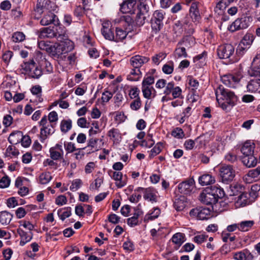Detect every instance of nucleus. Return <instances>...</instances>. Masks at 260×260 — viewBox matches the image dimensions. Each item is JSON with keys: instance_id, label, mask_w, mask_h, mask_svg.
Wrapping results in <instances>:
<instances>
[{"instance_id": "obj_27", "label": "nucleus", "mask_w": 260, "mask_h": 260, "mask_svg": "<svg viewBox=\"0 0 260 260\" xmlns=\"http://www.w3.org/2000/svg\"><path fill=\"white\" fill-rule=\"evenodd\" d=\"M233 257L236 260H252L253 255L247 249H244L234 254Z\"/></svg>"}, {"instance_id": "obj_54", "label": "nucleus", "mask_w": 260, "mask_h": 260, "mask_svg": "<svg viewBox=\"0 0 260 260\" xmlns=\"http://www.w3.org/2000/svg\"><path fill=\"white\" fill-rule=\"evenodd\" d=\"M162 144L160 142L157 143L155 146L150 150L149 158H152L158 154L161 151Z\"/></svg>"}, {"instance_id": "obj_34", "label": "nucleus", "mask_w": 260, "mask_h": 260, "mask_svg": "<svg viewBox=\"0 0 260 260\" xmlns=\"http://www.w3.org/2000/svg\"><path fill=\"white\" fill-rule=\"evenodd\" d=\"M61 46L60 43L52 45L49 54L54 58H59L61 55L64 54Z\"/></svg>"}, {"instance_id": "obj_64", "label": "nucleus", "mask_w": 260, "mask_h": 260, "mask_svg": "<svg viewBox=\"0 0 260 260\" xmlns=\"http://www.w3.org/2000/svg\"><path fill=\"white\" fill-rule=\"evenodd\" d=\"M38 46L41 50H45L49 53L52 45L49 43L44 41H40L38 42Z\"/></svg>"}, {"instance_id": "obj_5", "label": "nucleus", "mask_w": 260, "mask_h": 260, "mask_svg": "<svg viewBox=\"0 0 260 260\" xmlns=\"http://www.w3.org/2000/svg\"><path fill=\"white\" fill-rule=\"evenodd\" d=\"M252 18L251 16L243 15L236 19L229 26V30L232 32L247 28L249 25Z\"/></svg>"}, {"instance_id": "obj_13", "label": "nucleus", "mask_w": 260, "mask_h": 260, "mask_svg": "<svg viewBox=\"0 0 260 260\" xmlns=\"http://www.w3.org/2000/svg\"><path fill=\"white\" fill-rule=\"evenodd\" d=\"M136 190L143 191V198L145 200L150 202L152 203L157 202V191L154 188L148 187L144 188L139 187L136 189Z\"/></svg>"}, {"instance_id": "obj_35", "label": "nucleus", "mask_w": 260, "mask_h": 260, "mask_svg": "<svg viewBox=\"0 0 260 260\" xmlns=\"http://www.w3.org/2000/svg\"><path fill=\"white\" fill-rule=\"evenodd\" d=\"M142 75V73L140 69L133 68L127 76V79L131 81H137L140 79Z\"/></svg>"}, {"instance_id": "obj_26", "label": "nucleus", "mask_w": 260, "mask_h": 260, "mask_svg": "<svg viewBox=\"0 0 260 260\" xmlns=\"http://www.w3.org/2000/svg\"><path fill=\"white\" fill-rule=\"evenodd\" d=\"M38 36L40 39L54 38L55 35L53 26L41 28L38 32Z\"/></svg>"}, {"instance_id": "obj_32", "label": "nucleus", "mask_w": 260, "mask_h": 260, "mask_svg": "<svg viewBox=\"0 0 260 260\" xmlns=\"http://www.w3.org/2000/svg\"><path fill=\"white\" fill-rule=\"evenodd\" d=\"M178 43V46L184 47L185 49H189L195 45L196 41L193 37L191 36H186L183 37Z\"/></svg>"}, {"instance_id": "obj_4", "label": "nucleus", "mask_w": 260, "mask_h": 260, "mask_svg": "<svg viewBox=\"0 0 260 260\" xmlns=\"http://www.w3.org/2000/svg\"><path fill=\"white\" fill-rule=\"evenodd\" d=\"M254 40L253 34L247 32L239 43L237 49L236 54L238 56H243L250 48Z\"/></svg>"}, {"instance_id": "obj_29", "label": "nucleus", "mask_w": 260, "mask_h": 260, "mask_svg": "<svg viewBox=\"0 0 260 260\" xmlns=\"http://www.w3.org/2000/svg\"><path fill=\"white\" fill-rule=\"evenodd\" d=\"M207 190L213 194L215 197L218 200L219 199L222 198L224 196V191L223 189L219 186L214 185L207 187Z\"/></svg>"}, {"instance_id": "obj_18", "label": "nucleus", "mask_w": 260, "mask_h": 260, "mask_svg": "<svg viewBox=\"0 0 260 260\" xmlns=\"http://www.w3.org/2000/svg\"><path fill=\"white\" fill-rule=\"evenodd\" d=\"M102 141L96 138L92 137L89 139L87 141V146L84 147L86 154H90L100 150L101 147L99 145L98 143Z\"/></svg>"}, {"instance_id": "obj_15", "label": "nucleus", "mask_w": 260, "mask_h": 260, "mask_svg": "<svg viewBox=\"0 0 260 260\" xmlns=\"http://www.w3.org/2000/svg\"><path fill=\"white\" fill-rule=\"evenodd\" d=\"M194 185V181L192 178L187 179L179 184L178 191L182 194H189L192 191Z\"/></svg>"}, {"instance_id": "obj_31", "label": "nucleus", "mask_w": 260, "mask_h": 260, "mask_svg": "<svg viewBox=\"0 0 260 260\" xmlns=\"http://www.w3.org/2000/svg\"><path fill=\"white\" fill-rule=\"evenodd\" d=\"M255 145L250 141L245 142L241 148V151L244 156L253 154Z\"/></svg>"}, {"instance_id": "obj_60", "label": "nucleus", "mask_w": 260, "mask_h": 260, "mask_svg": "<svg viewBox=\"0 0 260 260\" xmlns=\"http://www.w3.org/2000/svg\"><path fill=\"white\" fill-rule=\"evenodd\" d=\"M13 56V53L11 51L8 50L5 51L2 55V60L7 66L10 62L12 57Z\"/></svg>"}, {"instance_id": "obj_25", "label": "nucleus", "mask_w": 260, "mask_h": 260, "mask_svg": "<svg viewBox=\"0 0 260 260\" xmlns=\"http://www.w3.org/2000/svg\"><path fill=\"white\" fill-rule=\"evenodd\" d=\"M58 19L57 16L53 13L49 12L44 15L40 21L42 25H48L51 23L55 25L58 24Z\"/></svg>"}, {"instance_id": "obj_55", "label": "nucleus", "mask_w": 260, "mask_h": 260, "mask_svg": "<svg viewBox=\"0 0 260 260\" xmlns=\"http://www.w3.org/2000/svg\"><path fill=\"white\" fill-rule=\"evenodd\" d=\"M174 62L173 61H170L163 66L162 70L166 74H171L174 71Z\"/></svg>"}, {"instance_id": "obj_45", "label": "nucleus", "mask_w": 260, "mask_h": 260, "mask_svg": "<svg viewBox=\"0 0 260 260\" xmlns=\"http://www.w3.org/2000/svg\"><path fill=\"white\" fill-rule=\"evenodd\" d=\"M57 214L60 219L63 221L66 218L71 215V208L70 207L59 209L57 211Z\"/></svg>"}, {"instance_id": "obj_56", "label": "nucleus", "mask_w": 260, "mask_h": 260, "mask_svg": "<svg viewBox=\"0 0 260 260\" xmlns=\"http://www.w3.org/2000/svg\"><path fill=\"white\" fill-rule=\"evenodd\" d=\"M229 4H227V3L223 0L219 1L215 8V12L218 14L221 13Z\"/></svg>"}, {"instance_id": "obj_11", "label": "nucleus", "mask_w": 260, "mask_h": 260, "mask_svg": "<svg viewBox=\"0 0 260 260\" xmlns=\"http://www.w3.org/2000/svg\"><path fill=\"white\" fill-rule=\"evenodd\" d=\"M164 14L159 11H155L151 20V27L155 32L159 31L163 25Z\"/></svg>"}, {"instance_id": "obj_20", "label": "nucleus", "mask_w": 260, "mask_h": 260, "mask_svg": "<svg viewBox=\"0 0 260 260\" xmlns=\"http://www.w3.org/2000/svg\"><path fill=\"white\" fill-rule=\"evenodd\" d=\"M108 174L116 181L115 184L118 188H121L126 185V181L123 179V175L121 172L110 170L108 171Z\"/></svg>"}, {"instance_id": "obj_59", "label": "nucleus", "mask_w": 260, "mask_h": 260, "mask_svg": "<svg viewBox=\"0 0 260 260\" xmlns=\"http://www.w3.org/2000/svg\"><path fill=\"white\" fill-rule=\"evenodd\" d=\"M25 36L24 34L20 31L14 32L12 37V40L14 42H21L25 40Z\"/></svg>"}, {"instance_id": "obj_19", "label": "nucleus", "mask_w": 260, "mask_h": 260, "mask_svg": "<svg viewBox=\"0 0 260 260\" xmlns=\"http://www.w3.org/2000/svg\"><path fill=\"white\" fill-rule=\"evenodd\" d=\"M149 60V58L147 57L136 55L130 58L129 62L133 68L140 69L144 63L148 62Z\"/></svg>"}, {"instance_id": "obj_58", "label": "nucleus", "mask_w": 260, "mask_h": 260, "mask_svg": "<svg viewBox=\"0 0 260 260\" xmlns=\"http://www.w3.org/2000/svg\"><path fill=\"white\" fill-rule=\"evenodd\" d=\"M186 206V203L182 200L176 199L174 203V207L178 211H182Z\"/></svg>"}, {"instance_id": "obj_9", "label": "nucleus", "mask_w": 260, "mask_h": 260, "mask_svg": "<svg viewBox=\"0 0 260 260\" xmlns=\"http://www.w3.org/2000/svg\"><path fill=\"white\" fill-rule=\"evenodd\" d=\"M148 8L147 5L142 2L138 3L137 8V11L135 13L137 14L135 20L138 25L142 26L144 24L148 12Z\"/></svg>"}, {"instance_id": "obj_17", "label": "nucleus", "mask_w": 260, "mask_h": 260, "mask_svg": "<svg viewBox=\"0 0 260 260\" xmlns=\"http://www.w3.org/2000/svg\"><path fill=\"white\" fill-rule=\"evenodd\" d=\"M188 17H185L183 19L177 21L174 24V28L182 31H188L189 33H192L193 28Z\"/></svg>"}, {"instance_id": "obj_16", "label": "nucleus", "mask_w": 260, "mask_h": 260, "mask_svg": "<svg viewBox=\"0 0 260 260\" xmlns=\"http://www.w3.org/2000/svg\"><path fill=\"white\" fill-rule=\"evenodd\" d=\"M56 5L54 2L50 0H38L36 5V10L38 12L48 10L54 11Z\"/></svg>"}, {"instance_id": "obj_33", "label": "nucleus", "mask_w": 260, "mask_h": 260, "mask_svg": "<svg viewBox=\"0 0 260 260\" xmlns=\"http://www.w3.org/2000/svg\"><path fill=\"white\" fill-rule=\"evenodd\" d=\"M242 161L247 168L254 167L257 162L256 158L253 154L244 156L242 158Z\"/></svg>"}, {"instance_id": "obj_48", "label": "nucleus", "mask_w": 260, "mask_h": 260, "mask_svg": "<svg viewBox=\"0 0 260 260\" xmlns=\"http://www.w3.org/2000/svg\"><path fill=\"white\" fill-rule=\"evenodd\" d=\"M172 241L173 243L179 247L185 241L184 235L181 233H176L172 237Z\"/></svg>"}, {"instance_id": "obj_52", "label": "nucleus", "mask_w": 260, "mask_h": 260, "mask_svg": "<svg viewBox=\"0 0 260 260\" xmlns=\"http://www.w3.org/2000/svg\"><path fill=\"white\" fill-rule=\"evenodd\" d=\"M188 84L189 85L190 88H191V89L192 91L193 95H198L197 94V89L199 88V83L198 80L190 77L189 78Z\"/></svg>"}, {"instance_id": "obj_21", "label": "nucleus", "mask_w": 260, "mask_h": 260, "mask_svg": "<svg viewBox=\"0 0 260 260\" xmlns=\"http://www.w3.org/2000/svg\"><path fill=\"white\" fill-rule=\"evenodd\" d=\"M49 152L50 157L53 160H59L62 158L63 155V151L62 145L57 144L55 146L50 148Z\"/></svg>"}, {"instance_id": "obj_43", "label": "nucleus", "mask_w": 260, "mask_h": 260, "mask_svg": "<svg viewBox=\"0 0 260 260\" xmlns=\"http://www.w3.org/2000/svg\"><path fill=\"white\" fill-rule=\"evenodd\" d=\"M108 136L113 139L114 142L119 143L121 139V134L118 129L113 128L109 131Z\"/></svg>"}, {"instance_id": "obj_47", "label": "nucleus", "mask_w": 260, "mask_h": 260, "mask_svg": "<svg viewBox=\"0 0 260 260\" xmlns=\"http://www.w3.org/2000/svg\"><path fill=\"white\" fill-rule=\"evenodd\" d=\"M255 62L253 60L251 67L248 70V74L251 77H254V78H260V67L255 65Z\"/></svg>"}, {"instance_id": "obj_40", "label": "nucleus", "mask_w": 260, "mask_h": 260, "mask_svg": "<svg viewBox=\"0 0 260 260\" xmlns=\"http://www.w3.org/2000/svg\"><path fill=\"white\" fill-rule=\"evenodd\" d=\"M22 133L20 131H16L12 132L8 138L9 142L13 144H17L20 142L21 139H22Z\"/></svg>"}, {"instance_id": "obj_63", "label": "nucleus", "mask_w": 260, "mask_h": 260, "mask_svg": "<svg viewBox=\"0 0 260 260\" xmlns=\"http://www.w3.org/2000/svg\"><path fill=\"white\" fill-rule=\"evenodd\" d=\"M152 90H154L152 87L142 86V91L144 98L150 99L152 94Z\"/></svg>"}, {"instance_id": "obj_14", "label": "nucleus", "mask_w": 260, "mask_h": 260, "mask_svg": "<svg viewBox=\"0 0 260 260\" xmlns=\"http://www.w3.org/2000/svg\"><path fill=\"white\" fill-rule=\"evenodd\" d=\"M200 200L205 204L212 205L213 209H214V206H217V202L218 201L213 194L207 190V188L200 194Z\"/></svg>"}, {"instance_id": "obj_7", "label": "nucleus", "mask_w": 260, "mask_h": 260, "mask_svg": "<svg viewBox=\"0 0 260 260\" xmlns=\"http://www.w3.org/2000/svg\"><path fill=\"white\" fill-rule=\"evenodd\" d=\"M219 175L223 183L229 184L235 178V171L232 166L222 165L219 169Z\"/></svg>"}, {"instance_id": "obj_1", "label": "nucleus", "mask_w": 260, "mask_h": 260, "mask_svg": "<svg viewBox=\"0 0 260 260\" xmlns=\"http://www.w3.org/2000/svg\"><path fill=\"white\" fill-rule=\"evenodd\" d=\"M216 99L221 105L223 109L233 107L237 101V96L234 93L229 89H224L222 85H219L215 91Z\"/></svg>"}, {"instance_id": "obj_12", "label": "nucleus", "mask_w": 260, "mask_h": 260, "mask_svg": "<svg viewBox=\"0 0 260 260\" xmlns=\"http://www.w3.org/2000/svg\"><path fill=\"white\" fill-rule=\"evenodd\" d=\"M140 0H126L120 5V11L123 13L135 14L137 11Z\"/></svg>"}, {"instance_id": "obj_46", "label": "nucleus", "mask_w": 260, "mask_h": 260, "mask_svg": "<svg viewBox=\"0 0 260 260\" xmlns=\"http://www.w3.org/2000/svg\"><path fill=\"white\" fill-rule=\"evenodd\" d=\"M44 72L47 74L53 73V68L51 63L45 58H43L40 63Z\"/></svg>"}, {"instance_id": "obj_38", "label": "nucleus", "mask_w": 260, "mask_h": 260, "mask_svg": "<svg viewBox=\"0 0 260 260\" xmlns=\"http://www.w3.org/2000/svg\"><path fill=\"white\" fill-rule=\"evenodd\" d=\"M248 178L257 180L260 179V166L255 169L248 171V173L244 176V179L247 180Z\"/></svg>"}, {"instance_id": "obj_51", "label": "nucleus", "mask_w": 260, "mask_h": 260, "mask_svg": "<svg viewBox=\"0 0 260 260\" xmlns=\"http://www.w3.org/2000/svg\"><path fill=\"white\" fill-rule=\"evenodd\" d=\"M52 177L49 172H44L39 176V182L42 184H46L52 179Z\"/></svg>"}, {"instance_id": "obj_28", "label": "nucleus", "mask_w": 260, "mask_h": 260, "mask_svg": "<svg viewBox=\"0 0 260 260\" xmlns=\"http://www.w3.org/2000/svg\"><path fill=\"white\" fill-rule=\"evenodd\" d=\"M17 232L21 237L20 245L21 246L24 245L27 242L30 241L32 238V233L31 232H26L22 229L18 228Z\"/></svg>"}, {"instance_id": "obj_37", "label": "nucleus", "mask_w": 260, "mask_h": 260, "mask_svg": "<svg viewBox=\"0 0 260 260\" xmlns=\"http://www.w3.org/2000/svg\"><path fill=\"white\" fill-rule=\"evenodd\" d=\"M160 213V210L158 207H154L149 213L144 217V221L148 222L149 220H153L157 218Z\"/></svg>"}, {"instance_id": "obj_22", "label": "nucleus", "mask_w": 260, "mask_h": 260, "mask_svg": "<svg viewBox=\"0 0 260 260\" xmlns=\"http://www.w3.org/2000/svg\"><path fill=\"white\" fill-rule=\"evenodd\" d=\"M200 3L198 1L193 2L189 9L190 17L194 22H199L201 19V16L199 10Z\"/></svg>"}, {"instance_id": "obj_24", "label": "nucleus", "mask_w": 260, "mask_h": 260, "mask_svg": "<svg viewBox=\"0 0 260 260\" xmlns=\"http://www.w3.org/2000/svg\"><path fill=\"white\" fill-rule=\"evenodd\" d=\"M246 87L247 91L249 92L260 93V78H253L250 80Z\"/></svg>"}, {"instance_id": "obj_57", "label": "nucleus", "mask_w": 260, "mask_h": 260, "mask_svg": "<svg viewBox=\"0 0 260 260\" xmlns=\"http://www.w3.org/2000/svg\"><path fill=\"white\" fill-rule=\"evenodd\" d=\"M166 56V53L160 52L152 57V62L156 65H158L160 61L165 59Z\"/></svg>"}, {"instance_id": "obj_23", "label": "nucleus", "mask_w": 260, "mask_h": 260, "mask_svg": "<svg viewBox=\"0 0 260 260\" xmlns=\"http://www.w3.org/2000/svg\"><path fill=\"white\" fill-rule=\"evenodd\" d=\"M101 29L102 34L107 40L113 41L114 39V31L112 30L110 23L108 22L103 23Z\"/></svg>"}, {"instance_id": "obj_8", "label": "nucleus", "mask_w": 260, "mask_h": 260, "mask_svg": "<svg viewBox=\"0 0 260 260\" xmlns=\"http://www.w3.org/2000/svg\"><path fill=\"white\" fill-rule=\"evenodd\" d=\"M242 77V74L238 72L235 74H228L223 76L221 77V81L228 87L235 88Z\"/></svg>"}, {"instance_id": "obj_30", "label": "nucleus", "mask_w": 260, "mask_h": 260, "mask_svg": "<svg viewBox=\"0 0 260 260\" xmlns=\"http://www.w3.org/2000/svg\"><path fill=\"white\" fill-rule=\"evenodd\" d=\"M53 29L55 35L54 38H56L58 41H62L63 40L68 39V36L64 27L56 25L53 26Z\"/></svg>"}, {"instance_id": "obj_3", "label": "nucleus", "mask_w": 260, "mask_h": 260, "mask_svg": "<svg viewBox=\"0 0 260 260\" xmlns=\"http://www.w3.org/2000/svg\"><path fill=\"white\" fill-rule=\"evenodd\" d=\"M21 67L25 75L29 78L39 79L43 74L42 69L37 64L32 58L23 61Z\"/></svg>"}, {"instance_id": "obj_10", "label": "nucleus", "mask_w": 260, "mask_h": 260, "mask_svg": "<svg viewBox=\"0 0 260 260\" xmlns=\"http://www.w3.org/2000/svg\"><path fill=\"white\" fill-rule=\"evenodd\" d=\"M235 52L234 47L230 44L220 45L217 49V53L220 59L230 58Z\"/></svg>"}, {"instance_id": "obj_36", "label": "nucleus", "mask_w": 260, "mask_h": 260, "mask_svg": "<svg viewBox=\"0 0 260 260\" xmlns=\"http://www.w3.org/2000/svg\"><path fill=\"white\" fill-rule=\"evenodd\" d=\"M215 181V178L208 174H204L199 178V183L203 186L214 183Z\"/></svg>"}, {"instance_id": "obj_6", "label": "nucleus", "mask_w": 260, "mask_h": 260, "mask_svg": "<svg viewBox=\"0 0 260 260\" xmlns=\"http://www.w3.org/2000/svg\"><path fill=\"white\" fill-rule=\"evenodd\" d=\"M39 125L41 126L40 140L41 142H43L47 138L48 136L51 135L54 133V124L48 123L47 116L44 115L39 122Z\"/></svg>"}, {"instance_id": "obj_44", "label": "nucleus", "mask_w": 260, "mask_h": 260, "mask_svg": "<svg viewBox=\"0 0 260 260\" xmlns=\"http://www.w3.org/2000/svg\"><path fill=\"white\" fill-rule=\"evenodd\" d=\"M174 56L177 58H186L188 56V54L185 47L178 46V43H177V47L174 51Z\"/></svg>"}, {"instance_id": "obj_62", "label": "nucleus", "mask_w": 260, "mask_h": 260, "mask_svg": "<svg viewBox=\"0 0 260 260\" xmlns=\"http://www.w3.org/2000/svg\"><path fill=\"white\" fill-rule=\"evenodd\" d=\"M154 78L153 76L146 74L142 83V86H149L154 83Z\"/></svg>"}, {"instance_id": "obj_61", "label": "nucleus", "mask_w": 260, "mask_h": 260, "mask_svg": "<svg viewBox=\"0 0 260 260\" xmlns=\"http://www.w3.org/2000/svg\"><path fill=\"white\" fill-rule=\"evenodd\" d=\"M172 136L177 139H182L185 137V134L182 128L176 127L171 133Z\"/></svg>"}, {"instance_id": "obj_53", "label": "nucleus", "mask_w": 260, "mask_h": 260, "mask_svg": "<svg viewBox=\"0 0 260 260\" xmlns=\"http://www.w3.org/2000/svg\"><path fill=\"white\" fill-rule=\"evenodd\" d=\"M19 154L17 149L14 146H9L6 149L5 155L7 157H16Z\"/></svg>"}, {"instance_id": "obj_41", "label": "nucleus", "mask_w": 260, "mask_h": 260, "mask_svg": "<svg viewBox=\"0 0 260 260\" xmlns=\"http://www.w3.org/2000/svg\"><path fill=\"white\" fill-rule=\"evenodd\" d=\"M64 54L72 51L74 48V43L68 39L59 41Z\"/></svg>"}, {"instance_id": "obj_49", "label": "nucleus", "mask_w": 260, "mask_h": 260, "mask_svg": "<svg viewBox=\"0 0 260 260\" xmlns=\"http://www.w3.org/2000/svg\"><path fill=\"white\" fill-rule=\"evenodd\" d=\"M211 217V210L209 208L200 207L199 219L206 220Z\"/></svg>"}, {"instance_id": "obj_50", "label": "nucleus", "mask_w": 260, "mask_h": 260, "mask_svg": "<svg viewBox=\"0 0 260 260\" xmlns=\"http://www.w3.org/2000/svg\"><path fill=\"white\" fill-rule=\"evenodd\" d=\"M253 220H246L239 223V231L242 232L248 231L254 225Z\"/></svg>"}, {"instance_id": "obj_2", "label": "nucleus", "mask_w": 260, "mask_h": 260, "mask_svg": "<svg viewBox=\"0 0 260 260\" xmlns=\"http://www.w3.org/2000/svg\"><path fill=\"white\" fill-rule=\"evenodd\" d=\"M121 23L124 26V30L120 27H117L115 30V36L113 41L118 42L124 39L127 34L133 30V19L129 16H123L121 20Z\"/></svg>"}, {"instance_id": "obj_39", "label": "nucleus", "mask_w": 260, "mask_h": 260, "mask_svg": "<svg viewBox=\"0 0 260 260\" xmlns=\"http://www.w3.org/2000/svg\"><path fill=\"white\" fill-rule=\"evenodd\" d=\"M12 218L13 215L6 211L0 212V223L3 225H8Z\"/></svg>"}, {"instance_id": "obj_42", "label": "nucleus", "mask_w": 260, "mask_h": 260, "mask_svg": "<svg viewBox=\"0 0 260 260\" xmlns=\"http://www.w3.org/2000/svg\"><path fill=\"white\" fill-rule=\"evenodd\" d=\"M72 127V121L70 119H63L60 122V128L62 133H68Z\"/></svg>"}]
</instances>
